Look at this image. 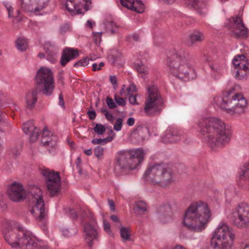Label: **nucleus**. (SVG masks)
I'll use <instances>...</instances> for the list:
<instances>
[{
	"label": "nucleus",
	"instance_id": "obj_1",
	"mask_svg": "<svg viewBox=\"0 0 249 249\" xmlns=\"http://www.w3.org/2000/svg\"><path fill=\"white\" fill-rule=\"evenodd\" d=\"M7 193L9 199L15 202L21 201L27 198L32 207L31 213L35 215L37 220L42 221L47 217L42 192L39 188L34 187L26 193L21 184L14 182L9 187Z\"/></svg>",
	"mask_w": 249,
	"mask_h": 249
},
{
	"label": "nucleus",
	"instance_id": "obj_2",
	"mask_svg": "<svg viewBox=\"0 0 249 249\" xmlns=\"http://www.w3.org/2000/svg\"><path fill=\"white\" fill-rule=\"evenodd\" d=\"M211 215V211L206 202H196L186 210L183 223L188 230L200 232L206 227Z\"/></svg>",
	"mask_w": 249,
	"mask_h": 249
},
{
	"label": "nucleus",
	"instance_id": "obj_3",
	"mask_svg": "<svg viewBox=\"0 0 249 249\" xmlns=\"http://www.w3.org/2000/svg\"><path fill=\"white\" fill-rule=\"evenodd\" d=\"M202 131L206 135L207 142L212 148L222 146L229 143L231 131L220 119L214 117L205 119Z\"/></svg>",
	"mask_w": 249,
	"mask_h": 249
},
{
	"label": "nucleus",
	"instance_id": "obj_4",
	"mask_svg": "<svg viewBox=\"0 0 249 249\" xmlns=\"http://www.w3.org/2000/svg\"><path fill=\"white\" fill-rule=\"evenodd\" d=\"M2 225L3 237L6 242L12 248L20 247L25 249H36L37 244L30 231L19 227L12 231L8 229L10 223L6 219L2 221Z\"/></svg>",
	"mask_w": 249,
	"mask_h": 249
},
{
	"label": "nucleus",
	"instance_id": "obj_5",
	"mask_svg": "<svg viewBox=\"0 0 249 249\" xmlns=\"http://www.w3.org/2000/svg\"><path fill=\"white\" fill-rule=\"evenodd\" d=\"M173 172L168 165L160 162L149 165L144 178L154 185L165 187L173 182Z\"/></svg>",
	"mask_w": 249,
	"mask_h": 249
},
{
	"label": "nucleus",
	"instance_id": "obj_6",
	"mask_svg": "<svg viewBox=\"0 0 249 249\" xmlns=\"http://www.w3.org/2000/svg\"><path fill=\"white\" fill-rule=\"evenodd\" d=\"M183 50H174L167 58V65L170 72L174 76L183 79L188 77L191 69Z\"/></svg>",
	"mask_w": 249,
	"mask_h": 249
},
{
	"label": "nucleus",
	"instance_id": "obj_7",
	"mask_svg": "<svg viewBox=\"0 0 249 249\" xmlns=\"http://www.w3.org/2000/svg\"><path fill=\"white\" fill-rule=\"evenodd\" d=\"M235 87H233L223 92V95L225 98H229L231 96V99L229 101L219 97L214 98L215 102L223 109L230 110L229 107H231L235 113H243L245 107H247V101L242 94L235 93Z\"/></svg>",
	"mask_w": 249,
	"mask_h": 249
},
{
	"label": "nucleus",
	"instance_id": "obj_8",
	"mask_svg": "<svg viewBox=\"0 0 249 249\" xmlns=\"http://www.w3.org/2000/svg\"><path fill=\"white\" fill-rule=\"evenodd\" d=\"M235 238L232 229L223 223L219 224L211 239V245L214 249H228Z\"/></svg>",
	"mask_w": 249,
	"mask_h": 249
},
{
	"label": "nucleus",
	"instance_id": "obj_9",
	"mask_svg": "<svg viewBox=\"0 0 249 249\" xmlns=\"http://www.w3.org/2000/svg\"><path fill=\"white\" fill-rule=\"evenodd\" d=\"M144 154L141 149L134 151H120L116 156V164L122 169H134L143 160Z\"/></svg>",
	"mask_w": 249,
	"mask_h": 249
},
{
	"label": "nucleus",
	"instance_id": "obj_10",
	"mask_svg": "<svg viewBox=\"0 0 249 249\" xmlns=\"http://www.w3.org/2000/svg\"><path fill=\"white\" fill-rule=\"evenodd\" d=\"M147 91L144 107L145 113L148 116L159 114L162 109L163 100L157 88L155 86L148 87Z\"/></svg>",
	"mask_w": 249,
	"mask_h": 249
},
{
	"label": "nucleus",
	"instance_id": "obj_11",
	"mask_svg": "<svg viewBox=\"0 0 249 249\" xmlns=\"http://www.w3.org/2000/svg\"><path fill=\"white\" fill-rule=\"evenodd\" d=\"M36 85L41 88V91L46 96L52 94L54 88V81L51 70L46 68H41L36 76Z\"/></svg>",
	"mask_w": 249,
	"mask_h": 249
},
{
	"label": "nucleus",
	"instance_id": "obj_12",
	"mask_svg": "<svg viewBox=\"0 0 249 249\" xmlns=\"http://www.w3.org/2000/svg\"><path fill=\"white\" fill-rule=\"evenodd\" d=\"M233 224L241 229H249V205L241 203L232 213Z\"/></svg>",
	"mask_w": 249,
	"mask_h": 249
},
{
	"label": "nucleus",
	"instance_id": "obj_13",
	"mask_svg": "<svg viewBox=\"0 0 249 249\" xmlns=\"http://www.w3.org/2000/svg\"><path fill=\"white\" fill-rule=\"evenodd\" d=\"M41 174L45 178L47 189L50 195L52 196H55L60 189V177L59 173L45 169L42 170Z\"/></svg>",
	"mask_w": 249,
	"mask_h": 249
},
{
	"label": "nucleus",
	"instance_id": "obj_14",
	"mask_svg": "<svg viewBox=\"0 0 249 249\" xmlns=\"http://www.w3.org/2000/svg\"><path fill=\"white\" fill-rule=\"evenodd\" d=\"M227 26L230 28L233 36L237 38L247 36L248 29L244 26L241 17L236 16L230 18Z\"/></svg>",
	"mask_w": 249,
	"mask_h": 249
},
{
	"label": "nucleus",
	"instance_id": "obj_15",
	"mask_svg": "<svg viewBox=\"0 0 249 249\" xmlns=\"http://www.w3.org/2000/svg\"><path fill=\"white\" fill-rule=\"evenodd\" d=\"M90 221L84 226L85 233V241L89 247H92L93 245L98 241V233L96 229L97 222L93 217L92 214L89 216Z\"/></svg>",
	"mask_w": 249,
	"mask_h": 249
},
{
	"label": "nucleus",
	"instance_id": "obj_16",
	"mask_svg": "<svg viewBox=\"0 0 249 249\" xmlns=\"http://www.w3.org/2000/svg\"><path fill=\"white\" fill-rule=\"evenodd\" d=\"M21 8L24 12L37 15L48 4L49 0H20Z\"/></svg>",
	"mask_w": 249,
	"mask_h": 249
},
{
	"label": "nucleus",
	"instance_id": "obj_17",
	"mask_svg": "<svg viewBox=\"0 0 249 249\" xmlns=\"http://www.w3.org/2000/svg\"><path fill=\"white\" fill-rule=\"evenodd\" d=\"M91 3L90 0H67L65 5L70 12L82 14L89 10Z\"/></svg>",
	"mask_w": 249,
	"mask_h": 249
},
{
	"label": "nucleus",
	"instance_id": "obj_18",
	"mask_svg": "<svg viewBox=\"0 0 249 249\" xmlns=\"http://www.w3.org/2000/svg\"><path fill=\"white\" fill-rule=\"evenodd\" d=\"M121 4L127 8L138 13L144 12V7L141 0H120Z\"/></svg>",
	"mask_w": 249,
	"mask_h": 249
},
{
	"label": "nucleus",
	"instance_id": "obj_19",
	"mask_svg": "<svg viewBox=\"0 0 249 249\" xmlns=\"http://www.w3.org/2000/svg\"><path fill=\"white\" fill-rule=\"evenodd\" d=\"M37 94L38 91L36 88L33 89L26 93L25 102L27 109L31 110L35 107L38 100Z\"/></svg>",
	"mask_w": 249,
	"mask_h": 249
},
{
	"label": "nucleus",
	"instance_id": "obj_20",
	"mask_svg": "<svg viewBox=\"0 0 249 249\" xmlns=\"http://www.w3.org/2000/svg\"><path fill=\"white\" fill-rule=\"evenodd\" d=\"M79 53L77 50L73 48H66L62 53L60 63L62 66H64L71 59H74L78 57Z\"/></svg>",
	"mask_w": 249,
	"mask_h": 249
},
{
	"label": "nucleus",
	"instance_id": "obj_21",
	"mask_svg": "<svg viewBox=\"0 0 249 249\" xmlns=\"http://www.w3.org/2000/svg\"><path fill=\"white\" fill-rule=\"evenodd\" d=\"M57 140V137L53 135L51 132L48 130V128H44L41 138V143L43 145H50L53 147L55 145Z\"/></svg>",
	"mask_w": 249,
	"mask_h": 249
},
{
	"label": "nucleus",
	"instance_id": "obj_22",
	"mask_svg": "<svg viewBox=\"0 0 249 249\" xmlns=\"http://www.w3.org/2000/svg\"><path fill=\"white\" fill-rule=\"evenodd\" d=\"M204 40V36L202 32L195 30L191 33L187 41V45L189 47H192L197 43L201 42Z\"/></svg>",
	"mask_w": 249,
	"mask_h": 249
},
{
	"label": "nucleus",
	"instance_id": "obj_23",
	"mask_svg": "<svg viewBox=\"0 0 249 249\" xmlns=\"http://www.w3.org/2000/svg\"><path fill=\"white\" fill-rule=\"evenodd\" d=\"M180 137L179 132L175 129L167 130L162 137V141L165 143L177 141Z\"/></svg>",
	"mask_w": 249,
	"mask_h": 249
},
{
	"label": "nucleus",
	"instance_id": "obj_24",
	"mask_svg": "<svg viewBox=\"0 0 249 249\" xmlns=\"http://www.w3.org/2000/svg\"><path fill=\"white\" fill-rule=\"evenodd\" d=\"M188 5L193 7L199 14H203L205 13L204 10L206 6V3L200 0H186Z\"/></svg>",
	"mask_w": 249,
	"mask_h": 249
},
{
	"label": "nucleus",
	"instance_id": "obj_25",
	"mask_svg": "<svg viewBox=\"0 0 249 249\" xmlns=\"http://www.w3.org/2000/svg\"><path fill=\"white\" fill-rule=\"evenodd\" d=\"M159 212L160 219L163 222H165L168 218L171 217V208L169 204L160 207Z\"/></svg>",
	"mask_w": 249,
	"mask_h": 249
},
{
	"label": "nucleus",
	"instance_id": "obj_26",
	"mask_svg": "<svg viewBox=\"0 0 249 249\" xmlns=\"http://www.w3.org/2000/svg\"><path fill=\"white\" fill-rule=\"evenodd\" d=\"M133 210L137 215L144 214L147 210L146 204L142 201H137L134 205Z\"/></svg>",
	"mask_w": 249,
	"mask_h": 249
},
{
	"label": "nucleus",
	"instance_id": "obj_27",
	"mask_svg": "<svg viewBox=\"0 0 249 249\" xmlns=\"http://www.w3.org/2000/svg\"><path fill=\"white\" fill-rule=\"evenodd\" d=\"M147 132V130L146 127L142 126H138L134 130L132 135L139 140L143 141Z\"/></svg>",
	"mask_w": 249,
	"mask_h": 249
},
{
	"label": "nucleus",
	"instance_id": "obj_28",
	"mask_svg": "<svg viewBox=\"0 0 249 249\" xmlns=\"http://www.w3.org/2000/svg\"><path fill=\"white\" fill-rule=\"evenodd\" d=\"M245 59V56L243 54L237 55L235 56L233 60V64L235 68H238L249 64Z\"/></svg>",
	"mask_w": 249,
	"mask_h": 249
},
{
	"label": "nucleus",
	"instance_id": "obj_29",
	"mask_svg": "<svg viewBox=\"0 0 249 249\" xmlns=\"http://www.w3.org/2000/svg\"><path fill=\"white\" fill-rule=\"evenodd\" d=\"M238 68L239 70L237 71L235 76L239 80H241L244 78L249 72V64Z\"/></svg>",
	"mask_w": 249,
	"mask_h": 249
},
{
	"label": "nucleus",
	"instance_id": "obj_30",
	"mask_svg": "<svg viewBox=\"0 0 249 249\" xmlns=\"http://www.w3.org/2000/svg\"><path fill=\"white\" fill-rule=\"evenodd\" d=\"M211 70L215 73H219L222 68V65L216 61H213L209 58L207 59Z\"/></svg>",
	"mask_w": 249,
	"mask_h": 249
},
{
	"label": "nucleus",
	"instance_id": "obj_31",
	"mask_svg": "<svg viewBox=\"0 0 249 249\" xmlns=\"http://www.w3.org/2000/svg\"><path fill=\"white\" fill-rule=\"evenodd\" d=\"M17 49L21 51H24L28 47V43L25 39L21 37L18 38L16 41Z\"/></svg>",
	"mask_w": 249,
	"mask_h": 249
},
{
	"label": "nucleus",
	"instance_id": "obj_32",
	"mask_svg": "<svg viewBox=\"0 0 249 249\" xmlns=\"http://www.w3.org/2000/svg\"><path fill=\"white\" fill-rule=\"evenodd\" d=\"M23 130L26 134H30L34 130H37V127L35 126L34 122L30 121L23 124Z\"/></svg>",
	"mask_w": 249,
	"mask_h": 249
},
{
	"label": "nucleus",
	"instance_id": "obj_33",
	"mask_svg": "<svg viewBox=\"0 0 249 249\" xmlns=\"http://www.w3.org/2000/svg\"><path fill=\"white\" fill-rule=\"evenodd\" d=\"M121 236L123 239L129 240L131 236L129 228L122 227L120 229Z\"/></svg>",
	"mask_w": 249,
	"mask_h": 249
},
{
	"label": "nucleus",
	"instance_id": "obj_34",
	"mask_svg": "<svg viewBox=\"0 0 249 249\" xmlns=\"http://www.w3.org/2000/svg\"><path fill=\"white\" fill-rule=\"evenodd\" d=\"M113 139L112 137H108L105 139H93L91 142L93 144H105L108 142H111Z\"/></svg>",
	"mask_w": 249,
	"mask_h": 249
},
{
	"label": "nucleus",
	"instance_id": "obj_35",
	"mask_svg": "<svg viewBox=\"0 0 249 249\" xmlns=\"http://www.w3.org/2000/svg\"><path fill=\"white\" fill-rule=\"evenodd\" d=\"M4 5L8 12L9 18H16L18 16L19 14V10H18L17 11V14H15L13 12V8L9 3H5Z\"/></svg>",
	"mask_w": 249,
	"mask_h": 249
},
{
	"label": "nucleus",
	"instance_id": "obj_36",
	"mask_svg": "<svg viewBox=\"0 0 249 249\" xmlns=\"http://www.w3.org/2000/svg\"><path fill=\"white\" fill-rule=\"evenodd\" d=\"M89 58L88 57L83 58L79 61L76 62L74 64V67L77 68H79L80 67H85L89 64Z\"/></svg>",
	"mask_w": 249,
	"mask_h": 249
},
{
	"label": "nucleus",
	"instance_id": "obj_37",
	"mask_svg": "<svg viewBox=\"0 0 249 249\" xmlns=\"http://www.w3.org/2000/svg\"><path fill=\"white\" fill-rule=\"evenodd\" d=\"M93 130L98 135H102L106 131L104 125L101 124H97L94 127Z\"/></svg>",
	"mask_w": 249,
	"mask_h": 249
},
{
	"label": "nucleus",
	"instance_id": "obj_38",
	"mask_svg": "<svg viewBox=\"0 0 249 249\" xmlns=\"http://www.w3.org/2000/svg\"><path fill=\"white\" fill-rule=\"evenodd\" d=\"M101 112L104 114L106 119L108 121L112 123L114 121V117L112 114L108 112L107 109L105 107H102L101 109Z\"/></svg>",
	"mask_w": 249,
	"mask_h": 249
},
{
	"label": "nucleus",
	"instance_id": "obj_39",
	"mask_svg": "<svg viewBox=\"0 0 249 249\" xmlns=\"http://www.w3.org/2000/svg\"><path fill=\"white\" fill-rule=\"evenodd\" d=\"M94 154L99 159H101L103 156L104 148L101 146H97L94 149Z\"/></svg>",
	"mask_w": 249,
	"mask_h": 249
},
{
	"label": "nucleus",
	"instance_id": "obj_40",
	"mask_svg": "<svg viewBox=\"0 0 249 249\" xmlns=\"http://www.w3.org/2000/svg\"><path fill=\"white\" fill-rule=\"evenodd\" d=\"M39 136V129L37 128V130H34L30 134V141L34 142L36 141Z\"/></svg>",
	"mask_w": 249,
	"mask_h": 249
},
{
	"label": "nucleus",
	"instance_id": "obj_41",
	"mask_svg": "<svg viewBox=\"0 0 249 249\" xmlns=\"http://www.w3.org/2000/svg\"><path fill=\"white\" fill-rule=\"evenodd\" d=\"M106 104L110 109H114L117 107L116 103L113 101V99L109 96H107L106 98Z\"/></svg>",
	"mask_w": 249,
	"mask_h": 249
},
{
	"label": "nucleus",
	"instance_id": "obj_42",
	"mask_svg": "<svg viewBox=\"0 0 249 249\" xmlns=\"http://www.w3.org/2000/svg\"><path fill=\"white\" fill-rule=\"evenodd\" d=\"M122 124L123 119L121 118H117L114 125V130L117 131H120L122 128Z\"/></svg>",
	"mask_w": 249,
	"mask_h": 249
},
{
	"label": "nucleus",
	"instance_id": "obj_43",
	"mask_svg": "<svg viewBox=\"0 0 249 249\" xmlns=\"http://www.w3.org/2000/svg\"><path fill=\"white\" fill-rule=\"evenodd\" d=\"M127 95H133V93L136 92V87L134 83H132L130 86L127 88Z\"/></svg>",
	"mask_w": 249,
	"mask_h": 249
},
{
	"label": "nucleus",
	"instance_id": "obj_44",
	"mask_svg": "<svg viewBox=\"0 0 249 249\" xmlns=\"http://www.w3.org/2000/svg\"><path fill=\"white\" fill-rule=\"evenodd\" d=\"M114 99L116 102L120 106H125L126 102L125 100L121 97H118L117 95L114 96Z\"/></svg>",
	"mask_w": 249,
	"mask_h": 249
},
{
	"label": "nucleus",
	"instance_id": "obj_45",
	"mask_svg": "<svg viewBox=\"0 0 249 249\" xmlns=\"http://www.w3.org/2000/svg\"><path fill=\"white\" fill-rule=\"evenodd\" d=\"M94 41L96 44L100 43L101 40L102 32L93 33Z\"/></svg>",
	"mask_w": 249,
	"mask_h": 249
},
{
	"label": "nucleus",
	"instance_id": "obj_46",
	"mask_svg": "<svg viewBox=\"0 0 249 249\" xmlns=\"http://www.w3.org/2000/svg\"><path fill=\"white\" fill-rule=\"evenodd\" d=\"M105 25L107 28H110L111 33L113 34L114 30L113 29V27L115 26L114 23L112 21H108L106 22Z\"/></svg>",
	"mask_w": 249,
	"mask_h": 249
},
{
	"label": "nucleus",
	"instance_id": "obj_47",
	"mask_svg": "<svg viewBox=\"0 0 249 249\" xmlns=\"http://www.w3.org/2000/svg\"><path fill=\"white\" fill-rule=\"evenodd\" d=\"M136 69L140 73H143L145 71V68L143 64H137L135 65Z\"/></svg>",
	"mask_w": 249,
	"mask_h": 249
},
{
	"label": "nucleus",
	"instance_id": "obj_48",
	"mask_svg": "<svg viewBox=\"0 0 249 249\" xmlns=\"http://www.w3.org/2000/svg\"><path fill=\"white\" fill-rule=\"evenodd\" d=\"M103 223H104V229L106 232L107 233H110L111 232V230H110V224L106 221L105 220H103Z\"/></svg>",
	"mask_w": 249,
	"mask_h": 249
},
{
	"label": "nucleus",
	"instance_id": "obj_49",
	"mask_svg": "<svg viewBox=\"0 0 249 249\" xmlns=\"http://www.w3.org/2000/svg\"><path fill=\"white\" fill-rule=\"evenodd\" d=\"M246 179H249V163L245 166V169L244 170L243 175Z\"/></svg>",
	"mask_w": 249,
	"mask_h": 249
},
{
	"label": "nucleus",
	"instance_id": "obj_50",
	"mask_svg": "<svg viewBox=\"0 0 249 249\" xmlns=\"http://www.w3.org/2000/svg\"><path fill=\"white\" fill-rule=\"evenodd\" d=\"M128 96L129 97V101L130 104L132 105L137 104L136 97L135 95H130Z\"/></svg>",
	"mask_w": 249,
	"mask_h": 249
},
{
	"label": "nucleus",
	"instance_id": "obj_51",
	"mask_svg": "<svg viewBox=\"0 0 249 249\" xmlns=\"http://www.w3.org/2000/svg\"><path fill=\"white\" fill-rule=\"evenodd\" d=\"M87 114L90 120H93L96 116V113L94 110L88 111Z\"/></svg>",
	"mask_w": 249,
	"mask_h": 249
},
{
	"label": "nucleus",
	"instance_id": "obj_52",
	"mask_svg": "<svg viewBox=\"0 0 249 249\" xmlns=\"http://www.w3.org/2000/svg\"><path fill=\"white\" fill-rule=\"evenodd\" d=\"M69 27L67 24H64L60 27V31L61 33L63 34L69 30Z\"/></svg>",
	"mask_w": 249,
	"mask_h": 249
},
{
	"label": "nucleus",
	"instance_id": "obj_53",
	"mask_svg": "<svg viewBox=\"0 0 249 249\" xmlns=\"http://www.w3.org/2000/svg\"><path fill=\"white\" fill-rule=\"evenodd\" d=\"M59 105L62 106H64V101L63 99V95L62 93H60L59 95Z\"/></svg>",
	"mask_w": 249,
	"mask_h": 249
},
{
	"label": "nucleus",
	"instance_id": "obj_54",
	"mask_svg": "<svg viewBox=\"0 0 249 249\" xmlns=\"http://www.w3.org/2000/svg\"><path fill=\"white\" fill-rule=\"evenodd\" d=\"M134 123H135V119L133 118L130 117L128 119V120L127 121V124L129 126L133 125Z\"/></svg>",
	"mask_w": 249,
	"mask_h": 249
},
{
	"label": "nucleus",
	"instance_id": "obj_55",
	"mask_svg": "<svg viewBox=\"0 0 249 249\" xmlns=\"http://www.w3.org/2000/svg\"><path fill=\"white\" fill-rule=\"evenodd\" d=\"M110 82L113 85H116L117 84V78L115 76L112 75L109 77Z\"/></svg>",
	"mask_w": 249,
	"mask_h": 249
},
{
	"label": "nucleus",
	"instance_id": "obj_56",
	"mask_svg": "<svg viewBox=\"0 0 249 249\" xmlns=\"http://www.w3.org/2000/svg\"><path fill=\"white\" fill-rule=\"evenodd\" d=\"M139 38H140L139 36L137 34L133 35L130 37V39H132V40L136 41H139Z\"/></svg>",
	"mask_w": 249,
	"mask_h": 249
},
{
	"label": "nucleus",
	"instance_id": "obj_57",
	"mask_svg": "<svg viewBox=\"0 0 249 249\" xmlns=\"http://www.w3.org/2000/svg\"><path fill=\"white\" fill-rule=\"evenodd\" d=\"M108 204L111 207V209L112 211H114L115 210V205H114V201L112 200H110L108 201Z\"/></svg>",
	"mask_w": 249,
	"mask_h": 249
},
{
	"label": "nucleus",
	"instance_id": "obj_58",
	"mask_svg": "<svg viewBox=\"0 0 249 249\" xmlns=\"http://www.w3.org/2000/svg\"><path fill=\"white\" fill-rule=\"evenodd\" d=\"M110 218L112 221L114 222H120L119 218L116 215H112L110 216Z\"/></svg>",
	"mask_w": 249,
	"mask_h": 249
},
{
	"label": "nucleus",
	"instance_id": "obj_59",
	"mask_svg": "<svg viewBox=\"0 0 249 249\" xmlns=\"http://www.w3.org/2000/svg\"><path fill=\"white\" fill-rule=\"evenodd\" d=\"M70 214L72 217H73L74 218H75L77 217V214L74 210H70Z\"/></svg>",
	"mask_w": 249,
	"mask_h": 249
},
{
	"label": "nucleus",
	"instance_id": "obj_60",
	"mask_svg": "<svg viewBox=\"0 0 249 249\" xmlns=\"http://www.w3.org/2000/svg\"><path fill=\"white\" fill-rule=\"evenodd\" d=\"M173 249H187L182 245H177L173 248Z\"/></svg>",
	"mask_w": 249,
	"mask_h": 249
},
{
	"label": "nucleus",
	"instance_id": "obj_61",
	"mask_svg": "<svg viewBox=\"0 0 249 249\" xmlns=\"http://www.w3.org/2000/svg\"><path fill=\"white\" fill-rule=\"evenodd\" d=\"M92 67H93L92 70L93 71H96L97 70H101L100 68L97 67V65L96 63H94L92 64Z\"/></svg>",
	"mask_w": 249,
	"mask_h": 249
},
{
	"label": "nucleus",
	"instance_id": "obj_62",
	"mask_svg": "<svg viewBox=\"0 0 249 249\" xmlns=\"http://www.w3.org/2000/svg\"><path fill=\"white\" fill-rule=\"evenodd\" d=\"M76 167L78 170V173H79V174L82 175V169L81 166L80 165H79V163L77 164Z\"/></svg>",
	"mask_w": 249,
	"mask_h": 249
},
{
	"label": "nucleus",
	"instance_id": "obj_63",
	"mask_svg": "<svg viewBox=\"0 0 249 249\" xmlns=\"http://www.w3.org/2000/svg\"><path fill=\"white\" fill-rule=\"evenodd\" d=\"M84 153L87 155L90 156L92 154V152L91 149H89L88 150H85L84 151Z\"/></svg>",
	"mask_w": 249,
	"mask_h": 249
},
{
	"label": "nucleus",
	"instance_id": "obj_64",
	"mask_svg": "<svg viewBox=\"0 0 249 249\" xmlns=\"http://www.w3.org/2000/svg\"><path fill=\"white\" fill-rule=\"evenodd\" d=\"M38 56L40 58L42 59V58H44V57H45V54H44V53H39L38 54Z\"/></svg>",
	"mask_w": 249,
	"mask_h": 249
}]
</instances>
